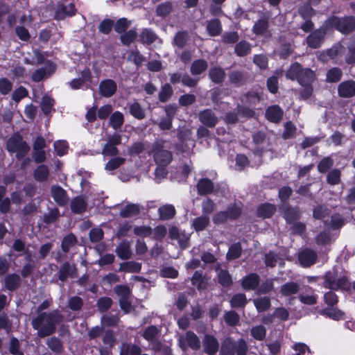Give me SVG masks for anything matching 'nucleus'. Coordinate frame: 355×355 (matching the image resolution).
Masks as SVG:
<instances>
[{
	"label": "nucleus",
	"mask_w": 355,
	"mask_h": 355,
	"mask_svg": "<svg viewBox=\"0 0 355 355\" xmlns=\"http://www.w3.org/2000/svg\"><path fill=\"white\" fill-rule=\"evenodd\" d=\"M62 315L58 310H53L48 313H40L35 317L31 324L37 330V336L42 338L53 334L56 331L57 325L62 322Z\"/></svg>",
	"instance_id": "obj_1"
},
{
	"label": "nucleus",
	"mask_w": 355,
	"mask_h": 355,
	"mask_svg": "<svg viewBox=\"0 0 355 355\" xmlns=\"http://www.w3.org/2000/svg\"><path fill=\"white\" fill-rule=\"evenodd\" d=\"M286 78L291 80H297L300 85H312L315 78V74L309 68H303L295 62L291 64L286 72Z\"/></svg>",
	"instance_id": "obj_2"
},
{
	"label": "nucleus",
	"mask_w": 355,
	"mask_h": 355,
	"mask_svg": "<svg viewBox=\"0 0 355 355\" xmlns=\"http://www.w3.org/2000/svg\"><path fill=\"white\" fill-rule=\"evenodd\" d=\"M324 26L329 30H336L343 35H349L355 31V17H338L332 15L324 21Z\"/></svg>",
	"instance_id": "obj_3"
},
{
	"label": "nucleus",
	"mask_w": 355,
	"mask_h": 355,
	"mask_svg": "<svg viewBox=\"0 0 355 355\" xmlns=\"http://www.w3.org/2000/svg\"><path fill=\"white\" fill-rule=\"evenodd\" d=\"M249 347L243 338L237 340L226 338L222 343L219 355H247Z\"/></svg>",
	"instance_id": "obj_4"
},
{
	"label": "nucleus",
	"mask_w": 355,
	"mask_h": 355,
	"mask_svg": "<svg viewBox=\"0 0 355 355\" xmlns=\"http://www.w3.org/2000/svg\"><path fill=\"white\" fill-rule=\"evenodd\" d=\"M6 149L9 153H16L17 159L20 160L28 154L30 147L19 133H15L8 139Z\"/></svg>",
	"instance_id": "obj_5"
},
{
	"label": "nucleus",
	"mask_w": 355,
	"mask_h": 355,
	"mask_svg": "<svg viewBox=\"0 0 355 355\" xmlns=\"http://www.w3.org/2000/svg\"><path fill=\"white\" fill-rule=\"evenodd\" d=\"M178 139L179 143L177 150L181 153H189L195 147L196 142L193 139V132L191 129L183 128L178 131Z\"/></svg>",
	"instance_id": "obj_6"
},
{
	"label": "nucleus",
	"mask_w": 355,
	"mask_h": 355,
	"mask_svg": "<svg viewBox=\"0 0 355 355\" xmlns=\"http://www.w3.org/2000/svg\"><path fill=\"white\" fill-rule=\"evenodd\" d=\"M178 345L183 351L191 349L194 351L200 349L201 342L198 336L192 331H187L184 334L179 335Z\"/></svg>",
	"instance_id": "obj_7"
},
{
	"label": "nucleus",
	"mask_w": 355,
	"mask_h": 355,
	"mask_svg": "<svg viewBox=\"0 0 355 355\" xmlns=\"http://www.w3.org/2000/svg\"><path fill=\"white\" fill-rule=\"evenodd\" d=\"M328 31L329 30L328 27L324 26V21L320 28L311 32L306 37V43L308 47L313 49L320 48L325 40Z\"/></svg>",
	"instance_id": "obj_8"
},
{
	"label": "nucleus",
	"mask_w": 355,
	"mask_h": 355,
	"mask_svg": "<svg viewBox=\"0 0 355 355\" xmlns=\"http://www.w3.org/2000/svg\"><path fill=\"white\" fill-rule=\"evenodd\" d=\"M151 153L156 164L159 166H166L173 159L171 151L164 149L162 142H156L153 145Z\"/></svg>",
	"instance_id": "obj_9"
},
{
	"label": "nucleus",
	"mask_w": 355,
	"mask_h": 355,
	"mask_svg": "<svg viewBox=\"0 0 355 355\" xmlns=\"http://www.w3.org/2000/svg\"><path fill=\"white\" fill-rule=\"evenodd\" d=\"M241 214V207L234 205L229 207L226 211H219L213 216V222L216 225L225 223L227 220H235Z\"/></svg>",
	"instance_id": "obj_10"
},
{
	"label": "nucleus",
	"mask_w": 355,
	"mask_h": 355,
	"mask_svg": "<svg viewBox=\"0 0 355 355\" xmlns=\"http://www.w3.org/2000/svg\"><path fill=\"white\" fill-rule=\"evenodd\" d=\"M324 286L327 288L336 290L347 286V279L345 275L338 277L334 271H329L324 275Z\"/></svg>",
	"instance_id": "obj_11"
},
{
	"label": "nucleus",
	"mask_w": 355,
	"mask_h": 355,
	"mask_svg": "<svg viewBox=\"0 0 355 355\" xmlns=\"http://www.w3.org/2000/svg\"><path fill=\"white\" fill-rule=\"evenodd\" d=\"M253 153L261 156L269 146V139L263 131H257L252 135Z\"/></svg>",
	"instance_id": "obj_12"
},
{
	"label": "nucleus",
	"mask_w": 355,
	"mask_h": 355,
	"mask_svg": "<svg viewBox=\"0 0 355 355\" xmlns=\"http://www.w3.org/2000/svg\"><path fill=\"white\" fill-rule=\"evenodd\" d=\"M76 11L75 5L72 3L64 5L62 2H58L55 8L54 19L59 21L64 20L67 17L74 16Z\"/></svg>",
	"instance_id": "obj_13"
},
{
	"label": "nucleus",
	"mask_w": 355,
	"mask_h": 355,
	"mask_svg": "<svg viewBox=\"0 0 355 355\" xmlns=\"http://www.w3.org/2000/svg\"><path fill=\"white\" fill-rule=\"evenodd\" d=\"M280 209L287 224H291L299 220L302 216L300 209L297 206H291L288 204L283 205Z\"/></svg>",
	"instance_id": "obj_14"
},
{
	"label": "nucleus",
	"mask_w": 355,
	"mask_h": 355,
	"mask_svg": "<svg viewBox=\"0 0 355 355\" xmlns=\"http://www.w3.org/2000/svg\"><path fill=\"white\" fill-rule=\"evenodd\" d=\"M202 351L207 355H216L219 349L218 339L211 334H205L202 340Z\"/></svg>",
	"instance_id": "obj_15"
},
{
	"label": "nucleus",
	"mask_w": 355,
	"mask_h": 355,
	"mask_svg": "<svg viewBox=\"0 0 355 355\" xmlns=\"http://www.w3.org/2000/svg\"><path fill=\"white\" fill-rule=\"evenodd\" d=\"M197 193L200 196H207L214 193L218 189L214 183L208 178H200L196 185Z\"/></svg>",
	"instance_id": "obj_16"
},
{
	"label": "nucleus",
	"mask_w": 355,
	"mask_h": 355,
	"mask_svg": "<svg viewBox=\"0 0 355 355\" xmlns=\"http://www.w3.org/2000/svg\"><path fill=\"white\" fill-rule=\"evenodd\" d=\"M59 280L64 282L69 277L76 278L78 277L77 268L75 264H71L69 262L66 261L60 266L58 272Z\"/></svg>",
	"instance_id": "obj_17"
},
{
	"label": "nucleus",
	"mask_w": 355,
	"mask_h": 355,
	"mask_svg": "<svg viewBox=\"0 0 355 355\" xmlns=\"http://www.w3.org/2000/svg\"><path fill=\"white\" fill-rule=\"evenodd\" d=\"M248 78V72L243 70H232L228 73L230 83L237 87L245 85Z\"/></svg>",
	"instance_id": "obj_18"
},
{
	"label": "nucleus",
	"mask_w": 355,
	"mask_h": 355,
	"mask_svg": "<svg viewBox=\"0 0 355 355\" xmlns=\"http://www.w3.org/2000/svg\"><path fill=\"white\" fill-rule=\"evenodd\" d=\"M55 70V65L48 60L44 67L37 69L32 74V80L34 82H40L44 78H47Z\"/></svg>",
	"instance_id": "obj_19"
},
{
	"label": "nucleus",
	"mask_w": 355,
	"mask_h": 355,
	"mask_svg": "<svg viewBox=\"0 0 355 355\" xmlns=\"http://www.w3.org/2000/svg\"><path fill=\"white\" fill-rule=\"evenodd\" d=\"M51 194L55 202L60 207L67 205L69 202V196L67 191L60 185H52Z\"/></svg>",
	"instance_id": "obj_20"
},
{
	"label": "nucleus",
	"mask_w": 355,
	"mask_h": 355,
	"mask_svg": "<svg viewBox=\"0 0 355 355\" xmlns=\"http://www.w3.org/2000/svg\"><path fill=\"white\" fill-rule=\"evenodd\" d=\"M318 259V254L312 249L306 248L301 251L298 254V260L300 264L304 267H310L313 265Z\"/></svg>",
	"instance_id": "obj_21"
},
{
	"label": "nucleus",
	"mask_w": 355,
	"mask_h": 355,
	"mask_svg": "<svg viewBox=\"0 0 355 355\" xmlns=\"http://www.w3.org/2000/svg\"><path fill=\"white\" fill-rule=\"evenodd\" d=\"M117 90L116 82L112 79H105L99 83V94L105 98L112 96Z\"/></svg>",
	"instance_id": "obj_22"
},
{
	"label": "nucleus",
	"mask_w": 355,
	"mask_h": 355,
	"mask_svg": "<svg viewBox=\"0 0 355 355\" xmlns=\"http://www.w3.org/2000/svg\"><path fill=\"white\" fill-rule=\"evenodd\" d=\"M198 119L201 123L207 128H214L218 121V117L211 109L200 112Z\"/></svg>",
	"instance_id": "obj_23"
},
{
	"label": "nucleus",
	"mask_w": 355,
	"mask_h": 355,
	"mask_svg": "<svg viewBox=\"0 0 355 355\" xmlns=\"http://www.w3.org/2000/svg\"><path fill=\"white\" fill-rule=\"evenodd\" d=\"M284 116V110L277 105H270L266 110V119L274 123H279Z\"/></svg>",
	"instance_id": "obj_24"
},
{
	"label": "nucleus",
	"mask_w": 355,
	"mask_h": 355,
	"mask_svg": "<svg viewBox=\"0 0 355 355\" xmlns=\"http://www.w3.org/2000/svg\"><path fill=\"white\" fill-rule=\"evenodd\" d=\"M338 94L342 98L355 96V81L349 80L340 83L338 86Z\"/></svg>",
	"instance_id": "obj_25"
},
{
	"label": "nucleus",
	"mask_w": 355,
	"mask_h": 355,
	"mask_svg": "<svg viewBox=\"0 0 355 355\" xmlns=\"http://www.w3.org/2000/svg\"><path fill=\"white\" fill-rule=\"evenodd\" d=\"M87 207V198L84 196H78L73 198L70 202L71 211L75 214H83Z\"/></svg>",
	"instance_id": "obj_26"
},
{
	"label": "nucleus",
	"mask_w": 355,
	"mask_h": 355,
	"mask_svg": "<svg viewBox=\"0 0 355 355\" xmlns=\"http://www.w3.org/2000/svg\"><path fill=\"white\" fill-rule=\"evenodd\" d=\"M209 279L206 277L202 270H196L191 278L193 286H196L198 290H205L208 286Z\"/></svg>",
	"instance_id": "obj_27"
},
{
	"label": "nucleus",
	"mask_w": 355,
	"mask_h": 355,
	"mask_svg": "<svg viewBox=\"0 0 355 355\" xmlns=\"http://www.w3.org/2000/svg\"><path fill=\"white\" fill-rule=\"evenodd\" d=\"M259 282V276L257 273H250L243 278L241 286L246 291H254L257 290Z\"/></svg>",
	"instance_id": "obj_28"
},
{
	"label": "nucleus",
	"mask_w": 355,
	"mask_h": 355,
	"mask_svg": "<svg viewBox=\"0 0 355 355\" xmlns=\"http://www.w3.org/2000/svg\"><path fill=\"white\" fill-rule=\"evenodd\" d=\"M215 270L218 272V282L223 287H230L232 284V279L228 270L221 269L219 263L215 266Z\"/></svg>",
	"instance_id": "obj_29"
},
{
	"label": "nucleus",
	"mask_w": 355,
	"mask_h": 355,
	"mask_svg": "<svg viewBox=\"0 0 355 355\" xmlns=\"http://www.w3.org/2000/svg\"><path fill=\"white\" fill-rule=\"evenodd\" d=\"M269 15L266 16V15L264 14L262 18L258 19L253 26V33L257 35H265L267 33L269 27Z\"/></svg>",
	"instance_id": "obj_30"
},
{
	"label": "nucleus",
	"mask_w": 355,
	"mask_h": 355,
	"mask_svg": "<svg viewBox=\"0 0 355 355\" xmlns=\"http://www.w3.org/2000/svg\"><path fill=\"white\" fill-rule=\"evenodd\" d=\"M277 210L274 204L263 203L260 205L257 209V215L262 218H270L273 216Z\"/></svg>",
	"instance_id": "obj_31"
},
{
	"label": "nucleus",
	"mask_w": 355,
	"mask_h": 355,
	"mask_svg": "<svg viewBox=\"0 0 355 355\" xmlns=\"http://www.w3.org/2000/svg\"><path fill=\"white\" fill-rule=\"evenodd\" d=\"M115 252L117 256L123 260L130 259L132 254L130 243L127 241H123L116 248Z\"/></svg>",
	"instance_id": "obj_32"
},
{
	"label": "nucleus",
	"mask_w": 355,
	"mask_h": 355,
	"mask_svg": "<svg viewBox=\"0 0 355 355\" xmlns=\"http://www.w3.org/2000/svg\"><path fill=\"white\" fill-rule=\"evenodd\" d=\"M21 278L19 275L12 273L8 275L4 279V286L9 291H15L21 285Z\"/></svg>",
	"instance_id": "obj_33"
},
{
	"label": "nucleus",
	"mask_w": 355,
	"mask_h": 355,
	"mask_svg": "<svg viewBox=\"0 0 355 355\" xmlns=\"http://www.w3.org/2000/svg\"><path fill=\"white\" fill-rule=\"evenodd\" d=\"M141 211V207L139 204L129 203L122 207L119 215L122 218H131L137 216Z\"/></svg>",
	"instance_id": "obj_34"
},
{
	"label": "nucleus",
	"mask_w": 355,
	"mask_h": 355,
	"mask_svg": "<svg viewBox=\"0 0 355 355\" xmlns=\"http://www.w3.org/2000/svg\"><path fill=\"white\" fill-rule=\"evenodd\" d=\"M142 352L140 346L132 343H123L120 346L119 355H139Z\"/></svg>",
	"instance_id": "obj_35"
},
{
	"label": "nucleus",
	"mask_w": 355,
	"mask_h": 355,
	"mask_svg": "<svg viewBox=\"0 0 355 355\" xmlns=\"http://www.w3.org/2000/svg\"><path fill=\"white\" fill-rule=\"evenodd\" d=\"M226 76L225 70L220 67H211L209 71V77L215 84H221Z\"/></svg>",
	"instance_id": "obj_36"
},
{
	"label": "nucleus",
	"mask_w": 355,
	"mask_h": 355,
	"mask_svg": "<svg viewBox=\"0 0 355 355\" xmlns=\"http://www.w3.org/2000/svg\"><path fill=\"white\" fill-rule=\"evenodd\" d=\"M206 29L210 36L216 37L221 34L223 27L221 22L218 19H212L207 21Z\"/></svg>",
	"instance_id": "obj_37"
},
{
	"label": "nucleus",
	"mask_w": 355,
	"mask_h": 355,
	"mask_svg": "<svg viewBox=\"0 0 355 355\" xmlns=\"http://www.w3.org/2000/svg\"><path fill=\"white\" fill-rule=\"evenodd\" d=\"M141 43L146 45L152 44L158 38L157 34L150 28H144L139 36Z\"/></svg>",
	"instance_id": "obj_38"
},
{
	"label": "nucleus",
	"mask_w": 355,
	"mask_h": 355,
	"mask_svg": "<svg viewBox=\"0 0 355 355\" xmlns=\"http://www.w3.org/2000/svg\"><path fill=\"white\" fill-rule=\"evenodd\" d=\"M252 51V45L245 40L237 42L234 46V53L239 57H245Z\"/></svg>",
	"instance_id": "obj_39"
},
{
	"label": "nucleus",
	"mask_w": 355,
	"mask_h": 355,
	"mask_svg": "<svg viewBox=\"0 0 355 355\" xmlns=\"http://www.w3.org/2000/svg\"><path fill=\"white\" fill-rule=\"evenodd\" d=\"M208 68V63L204 59L194 60L190 67V72L193 76L200 75Z\"/></svg>",
	"instance_id": "obj_40"
},
{
	"label": "nucleus",
	"mask_w": 355,
	"mask_h": 355,
	"mask_svg": "<svg viewBox=\"0 0 355 355\" xmlns=\"http://www.w3.org/2000/svg\"><path fill=\"white\" fill-rule=\"evenodd\" d=\"M300 285L294 282H286L281 286L280 293L284 297L297 294L300 291Z\"/></svg>",
	"instance_id": "obj_41"
},
{
	"label": "nucleus",
	"mask_w": 355,
	"mask_h": 355,
	"mask_svg": "<svg viewBox=\"0 0 355 355\" xmlns=\"http://www.w3.org/2000/svg\"><path fill=\"white\" fill-rule=\"evenodd\" d=\"M175 209L172 205H165L158 209L159 218L162 220H170L175 214Z\"/></svg>",
	"instance_id": "obj_42"
},
{
	"label": "nucleus",
	"mask_w": 355,
	"mask_h": 355,
	"mask_svg": "<svg viewBox=\"0 0 355 355\" xmlns=\"http://www.w3.org/2000/svg\"><path fill=\"white\" fill-rule=\"evenodd\" d=\"M189 40V34L187 31H178L174 36L173 44L178 49H183Z\"/></svg>",
	"instance_id": "obj_43"
},
{
	"label": "nucleus",
	"mask_w": 355,
	"mask_h": 355,
	"mask_svg": "<svg viewBox=\"0 0 355 355\" xmlns=\"http://www.w3.org/2000/svg\"><path fill=\"white\" fill-rule=\"evenodd\" d=\"M241 244L239 242L232 244L228 249L226 254V259L228 261L238 259L241 257L242 253Z\"/></svg>",
	"instance_id": "obj_44"
},
{
	"label": "nucleus",
	"mask_w": 355,
	"mask_h": 355,
	"mask_svg": "<svg viewBox=\"0 0 355 355\" xmlns=\"http://www.w3.org/2000/svg\"><path fill=\"white\" fill-rule=\"evenodd\" d=\"M78 241L76 236L73 234H69L66 235L61 243L62 250L64 253H67L71 248L75 246Z\"/></svg>",
	"instance_id": "obj_45"
},
{
	"label": "nucleus",
	"mask_w": 355,
	"mask_h": 355,
	"mask_svg": "<svg viewBox=\"0 0 355 355\" xmlns=\"http://www.w3.org/2000/svg\"><path fill=\"white\" fill-rule=\"evenodd\" d=\"M253 303L259 313L268 310L271 306L270 297L266 296L254 299Z\"/></svg>",
	"instance_id": "obj_46"
},
{
	"label": "nucleus",
	"mask_w": 355,
	"mask_h": 355,
	"mask_svg": "<svg viewBox=\"0 0 355 355\" xmlns=\"http://www.w3.org/2000/svg\"><path fill=\"white\" fill-rule=\"evenodd\" d=\"M209 224V217L208 216L202 215L193 219L192 227L196 232L204 230Z\"/></svg>",
	"instance_id": "obj_47"
},
{
	"label": "nucleus",
	"mask_w": 355,
	"mask_h": 355,
	"mask_svg": "<svg viewBox=\"0 0 355 355\" xmlns=\"http://www.w3.org/2000/svg\"><path fill=\"white\" fill-rule=\"evenodd\" d=\"M129 112L132 116L139 120L144 119L146 116L144 110L137 101L129 105Z\"/></svg>",
	"instance_id": "obj_48"
},
{
	"label": "nucleus",
	"mask_w": 355,
	"mask_h": 355,
	"mask_svg": "<svg viewBox=\"0 0 355 355\" xmlns=\"http://www.w3.org/2000/svg\"><path fill=\"white\" fill-rule=\"evenodd\" d=\"M123 114L119 111H116L114 113H112L110 117V125L115 130L120 129L123 125Z\"/></svg>",
	"instance_id": "obj_49"
},
{
	"label": "nucleus",
	"mask_w": 355,
	"mask_h": 355,
	"mask_svg": "<svg viewBox=\"0 0 355 355\" xmlns=\"http://www.w3.org/2000/svg\"><path fill=\"white\" fill-rule=\"evenodd\" d=\"M160 330L157 326L150 325L144 329L141 336L146 340L150 342L157 339Z\"/></svg>",
	"instance_id": "obj_50"
},
{
	"label": "nucleus",
	"mask_w": 355,
	"mask_h": 355,
	"mask_svg": "<svg viewBox=\"0 0 355 355\" xmlns=\"http://www.w3.org/2000/svg\"><path fill=\"white\" fill-rule=\"evenodd\" d=\"M230 302L232 308H243L247 304L248 300L245 294L238 293L232 297Z\"/></svg>",
	"instance_id": "obj_51"
},
{
	"label": "nucleus",
	"mask_w": 355,
	"mask_h": 355,
	"mask_svg": "<svg viewBox=\"0 0 355 355\" xmlns=\"http://www.w3.org/2000/svg\"><path fill=\"white\" fill-rule=\"evenodd\" d=\"M239 40V35L236 31H227L222 34L220 42L224 44H234Z\"/></svg>",
	"instance_id": "obj_52"
},
{
	"label": "nucleus",
	"mask_w": 355,
	"mask_h": 355,
	"mask_svg": "<svg viewBox=\"0 0 355 355\" xmlns=\"http://www.w3.org/2000/svg\"><path fill=\"white\" fill-rule=\"evenodd\" d=\"M275 279L268 278L263 281L260 285L259 284L256 291L258 295L267 294L274 289V281Z\"/></svg>",
	"instance_id": "obj_53"
},
{
	"label": "nucleus",
	"mask_w": 355,
	"mask_h": 355,
	"mask_svg": "<svg viewBox=\"0 0 355 355\" xmlns=\"http://www.w3.org/2000/svg\"><path fill=\"white\" fill-rule=\"evenodd\" d=\"M250 335L256 340L263 341L266 336V329L262 324L252 327L250 330Z\"/></svg>",
	"instance_id": "obj_54"
},
{
	"label": "nucleus",
	"mask_w": 355,
	"mask_h": 355,
	"mask_svg": "<svg viewBox=\"0 0 355 355\" xmlns=\"http://www.w3.org/2000/svg\"><path fill=\"white\" fill-rule=\"evenodd\" d=\"M261 101V95L259 92L254 91L248 92L242 98V101L250 105H256Z\"/></svg>",
	"instance_id": "obj_55"
},
{
	"label": "nucleus",
	"mask_w": 355,
	"mask_h": 355,
	"mask_svg": "<svg viewBox=\"0 0 355 355\" xmlns=\"http://www.w3.org/2000/svg\"><path fill=\"white\" fill-rule=\"evenodd\" d=\"M49 175V170L46 165H40L34 171V178L38 182L45 181Z\"/></svg>",
	"instance_id": "obj_56"
},
{
	"label": "nucleus",
	"mask_w": 355,
	"mask_h": 355,
	"mask_svg": "<svg viewBox=\"0 0 355 355\" xmlns=\"http://www.w3.org/2000/svg\"><path fill=\"white\" fill-rule=\"evenodd\" d=\"M343 76L342 70L338 67H333L327 72L326 81L327 83H337L340 80Z\"/></svg>",
	"instance_id": "obj_57"
},
{
	"label": "nucleus",
	"mask_w": 355,
	"mask_h": 355,
	"mask_svg": "<svg viewBox=\"0 0 355 355\" xmlns=\"http://www.w3.org/2000/svg\"><path fill=\"white\" fill-rule=\"evenodd\" d=\"M55 104V100L48 95H45L42 97L40 107L44 114L47 115L53 109Z\"/></svg>",
	"instance_id": "obj_58"
},
{
	"label": "nucleus",
	"mask_w": 355,
	"mask_h": 355,
	"mask_svg": "<svg viewBox=\"0 0 355 355\" xmlns=\"http://www.w3.org/2000/svg\"><path fill=\"white\" fill-rule=\"evenodd\" d=\"M173 10V4L170 1L160 3L156 8L157 16L162 18L167 17Z\"/></svg>",
	"instance_id": "obj_59"
},
{
	"label": "nucleus",
	"mask_w": 355,
	"mask_h": 355,
	"mask_svg": "<svg viewBox=\"0 0 355 355\" xmlns=\"http://www.w3.org/2000/svg\"><path fill=\"white\" fill-rule=\"evenodd\" d=\"M141 264L135 261H128L120 264L119 270L126 272H139L141 270Z\"/></svg>",
	"instance_id": "obj_60"
},
{
	"label": "nucleus",
	"mask_w": 355,
	"mask_h": 355,
	"mask_svg": "<svg viewBox=\"0 0 355 355\" xmlns=\"http://www.w3.org/2000/svg\"><path fill=\"white\" fill-rule=\"evenodd\" d=\"M173 91L171 85L168 83L164 84L158 94L159 101L162 103L167 102L173 95Z\"/></svg>",
	"instance_id": "obj_61"
},
{
	"label": "nucleus",
	"mask_w": 355,
	"mask_h": 355,
	"mask_svg": "<svg viewBox=\"0 0 355 355\" xmlns=\"http://www.w3.org/2000/svg\"><path fill=\"white\" fill-rule=\"evenodd\" d=\"M224 320L228 326L235 327L239 322L240 316L234 311H226L224 315Z\"/></svg>",
	"instance_id": "obj_62"
},
{
	"label": "nucleus",
	"mask_w": 355,
	"mask_h": 355,
	"mask_svg": "<svg viewBox=\"0 0 355 355\" xmlns=\"http://www.w3.org/2000/svg\"><path fill=\"white\" fill-rule=\"evenodd\" d=\"M330 214L329 209L324 205H318L313 210V217L315 219L322 220Z\"/></svg>",
	"instance_id": "obj_63"
},
{
	"label": "nucleus",
	"mask_w": 355,
	"mask_h": 355,
	"mask_svg": "<svg viewBox=\"0 0 355 355\" xmlns=\"http://www.w3.org/2000/svg\"><path fill=\"white\" fill-rule=\"evenodd\" d=\"M125 162V159L121 157H116L112 158L105 165V169L108 171H112L119 168Z\"/></svg>",
	"instance_id": "obj_64"
}]
</instances>
